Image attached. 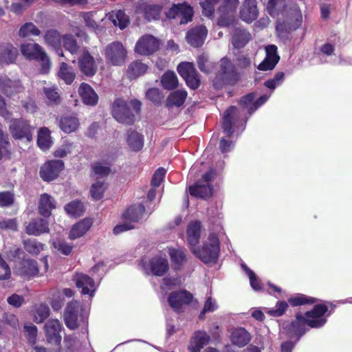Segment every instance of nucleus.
Returning a JSON list of instances; mask_svg holds the SVG:
<instances>
[{
  "mask_svg": "<svg viewBox=\"0 0 352 352\" xmlns=\"http://www.w3.org/2000/svg\"><path fill=\"white\" fill-rule=\"evenodd\" d=\"M327 311L328 307L325 304L316 305L314 309L307 311L305 316L297 314L296 319L284 329L287 330L290 338H296V343L309 328H320L325 324L327 318L329 316V314L325 315Z\"/></svg>",
  "mask_w": 352,
  "mask_h": 352,
  "instance_id": "nucleus-1",
  "label": "nucleus"
},
{
  "mask_svg": "<svg viewBox=\"0 0 352 352\" xmlns=\"http://www.w3.org/2000/svg\"><path fill=\"white\" fill-rule=\"evenodd\" d=\"M20 51L26 59L38 61L40 63L42 73L49 72L52 66L50 58L39 44L24 42L20 45Z\"/></svg>",
  "mask_w": 352,
  "mask_h": 352,
  "instance_id": "nucleus-2",
  "label": "nucleus"
},
{
  "mask_svg": "<svg viewBox=\"0 0 352 352\" xmlns=\"http://www.w3.org/2000/svg\"><path fill=\"white\" fill-rule=\"evenodd\" d=\"M220 251L219 240L214 233H210L204 241L201 248H192V252L205 263H215Z\"/></svg>",
  "mask_w": 352,
  "mask_h": 352,
  "instance_id": "nucleus-3",
  "label": "nucleus"
},
{
  "mask_svg": "<svg viewBox=\"0 0 352 352\" xmlns=\"http://www.w3.org/2000/svg\"><path fill=\"white\" fill-rule=\"evenodd\" d=\"M64 320L66 326L70 329L82 327L86 329L87 327L88 313L83 309L76 301L67 304Z\"/></svg>",
  "mask_w": 352,
  "mask_h": 352,
  "instance_id": "nucleus-4",
  "label": "nucleus"
},
{
  "mask_svg": "<svg viewBox=\"0 0 352 352\" xmlns=\"http://www.w3.org/2000/svg\"><path fill=\"white\" fill-rule=\"evenodd\" d=\"M103 54L108 65L122 66L127 58V50L121 42L113 41L105 46Z\"/></svg>",
  "mask_w": 352,
  "mask_h": 352,
  "instance_id": "nucleus-5",
  "label": "nucleus"
},
{
  "mask_svg": "<svg viewBox=\"0 0 352 352\" xmlns=\"http://www.w3.org/2000/svg\"><path fill=\"white\" fill-rule=\"evenodd\" d=\"M139 266L145 274H152L157 276H163L168 270V263L165 256H156L150 260L142 258Z\"/></svg>",
  "mask_w": 352,
  "mask_h": 352,
  "instance_id": "nucleus-6",
  "label": "nucleus"
},
{
  "mask_svg": "<svg viewBox=\"0 0 352 352\" xmlns=\"http://www.w3.org/2000/svg\"><path fill=\"white\" fill-rule=\"evenodd\" d=\"M193 9L186 3L173 4L165 15L168 19H178L180 24H186L192 20Z\"/></svg>",
  "mask_w": 352,
  "mask_h": 352,
  "instance_id": "nucleus-7",
  "label": "nucleus"
},
{
  "mask_svg": "<svg viewBox=\"0 0 352 352\" xmlns=\"http://www.w3.org/2000/svg\"><path fill=\"white\" fill-rule=\"evenodd\" d=\"M215 172L211 169L204 174L200 181L195 185L189 188V193L192 196L198 197L204 199L210 197L212 193V187L210 182L214 177Z\"/></svg>",
  "mask_w": 352,
  "mask_h": 352,
  "instance_id": "nucleus-8",
  "label": "nucleus"
},
{
  "mask_svg": "<svg viewBox=\"0 0 352 352\" xmlns=\"http://www.w3.org/2000/svg\"><path fill=\"white\" fill-rule=\"evenodd\" d=\"M9 129L15 139H25L28 142L32 140L34 127L23 118L12 119L10 121Z\"/></svg>",
  "mask_w": 352,
  "mask_h": 352,
  "instance_id": "nucleus-9",
  "label": "nucleus"
},
{
  "mask_svg": "<svg viewBox=\"0 0 352 352\" xmlns=\"http://www.w3.org/2000/svg\"><path fill=\"white\" fill-rule=\"evenodd\" d=\"M112 116L118 122L122 124H131L135 121V116L126 102L121 98H117L113 102Z\"/></svg>",
  "mask_w": 352,
  "mask_h": 352,
  "instance_id": "nucleus-10",
  "label": "nucleus"
},
{
  "mask_svg": "<svg viewBox=\"0 0 352 352\" xmlns=\"http://www.w3.org/2000/svg\"><path fill=\"white\" fill-rule=\"evenodd\" d=\"M239 110L234 106L226 110L223 118L222 127L223 132L227 136L230 137L234 133L233 126L239 128L241 132L245 128L246 121L241 122L240 125L236 126V122L240 117Z\"/></svg>",
  "mask_w": 352,
  "mask_h": 352,
  "instance_id": "nucleus-11",
  "label": "nucleus"
},
{
  "mask_svg": "<svg viewBox=\"0 0 352 352\" xmlns=\"http://www.w3.org/2000/svg\"><path fill=\"white\" fill-rule=\"evenodd\" d=\"M160 41L158 38L151 34L141 36L135 46V52L142 56H148L160 48Z\"/></svg>",
  "mask_w": 352,
  "mask_h": 352,
  "instance_id": "nucleus-12",
  "label": "nucleus"
},
{
  "mask_svg": "<svg viewBox=\"0 0 352 352\" xmlns=\"http://www.w3.org/2000/svg\"><path fill=\"white\" fill-rule=\"evenodd\" d=\"M177 72L185 80L187 85L192 89L199 87L200 79L192 63L184 62L178 65Z\"/></svg>",
  "mask_w": 352,
  "mask_h": 352,
  "instance_id": "nucleus-13",
  "label": "nucleus"
},
{
  "mask_svg": "<svg viewBox=\"0 0 352 352\" xmlns=\"http://www.w3.org/2000/svg\"><path fill=\"white\" fill-rule=\"evenodd\" d=\"M64 166V162L60 160L48 161L41 167L40 176L43 180L51 182L58 176Z\"/></svg>",
  "mask_w": 352,
  "mask_h": 352,
  "instance_id": "nucleus-14",
  "label": "nucleus"
},
{
  "mask_svg": "<svg viewBox=\"0 0 352 352\" xmlns=\"http://www.w3.org/2000/svg\"><path fill=\"white\" fill-rule=\"evenodd\" d=\"M78 65L80 71L87 76H93L97 72V61L87 50L83 51L80 55L78 59Z\"/></svg>",
  "mask_w": 352,
  "mask_h": 352,
  "instance_id": "nucleus-15",
  "label": "nucleus"
},
{
  "mask_svg": "<svg viewBox=\"0 0 352 352\" xmlns=\"http://www.w3.org/2000/svg\"><path fill=\"white\" fill-rule=\"evenodd\" d=\"M191 293L186 290L171 292L168 298L169 305L175 311H180L184 305H188L192 300Z\"/></svg>",
  "mask_w": 352,
  "mask_h": 352,
  "instance_id": "nucleus-16",
  "label": "nucleus"
},
{
  "mask_svg": "<svg viewBox=\"0 0 352 352\" xmlns=\"http://www.w3.org/2000/svg\"><path fill=\"white\" fill-rule=\"evenodd\" d=\"M208 30L204 25H197L188 30L186 35V39L188 44L194 47H201L207 36Z\"/></svg>",
  "mask_w": 352,
  "mask_h": 352,
  "instance_id": "nucleus-17",
  "label": "nucleus"
},
{
  "mask_svg": "<svg viewBox=\"0 0 352 352\" xmlns=\"http://www.w3.org/2000/svg\"><path fill=\"white\" fill-rule=\"evenodd\" d=\"M74 280L76 287L81 289L82 294H87L91 298L94 296L97 286L93 278L82 273H78L75 275Z\"/></svg>",
  "mask_w": 352,
  "mask_h": 352,
  "instance_id": "nucleus-18",
  "label": "nucleus"
},
{
  "mask_svg": "<svg viewBox=\"0 0 352 352\" xmlns=\"http://www.w3.org/2000/svg\"><path fill=\"white\" fill-rule=\"evenodd\" d=\"M266 56L265 59L258 65L257 69L261 71H268L273 69L280 60L277 54V47L274 45H270L265 47Z\"/></svg>",
  "mask_w": 352,
  "mask_h": 352,
  "instance_id": "nucleus-19",
  "label": "nucleus"
},
{
  "mask_svg": "<svg viewBox=\"0 0 352 352\" xmlns=\"http://www.w3.org/2000/svg\"><path fill=\"white\" fill-rule=\"evenodd\" d=\"M258 15L256 0H245L240 10V18L248 23L254 21Z\"/></svg>",
  "mask_w": 352,
  "mask_h": 352,
  "instance_id": "nucleus-20",
  "label": "nucleus"
},
{
  "mask_svg": "<svg viewBox=\"0 0 352 352\" xmlns=\"http://www.w3.org/2000/svg\"><path fill=\"white\" fill-rule=\"evenodd\" d=\"M47 341L52 344H59L61 342L60 332L62 325L57 319L50 320L45 325Z\"/></svg>",
  "mask_w": 352,
  "mask_h": 352,
  "instance_id": "nucleus-21",
  "label": "nucleus"
},
{
  "mask_svg": "<svg viewBox=\"0 0 352 352\" xmlns=\"http://www.w3.org/2000/svg\"><path fill=\"white\" fill-rule=\"evenodd\" d=\"M61 38L60 34L57 30L53 29L46 31L43 36L44 43L54 49L58 56H63V53L60 50Z\"/></svg>",
  "mask_w": 352,
  "mask_h": 352,
  "instance_id": "nucleus-22",
  "label": "nucleus"
},
{
  "mask_svg": "<svg viewBox=\"0 0 352 352\" xmlns=\"http://www.w3.org/2000/svg\"><path fill=\"white\" fill-rule=\"evenodd\" d=\"M78 94L85 104L94 106L98 103V96L89 85L81 83L78 88Z\"/></svg>",
  "mask_w": 352,
  "mask_h": 352,
  "instance_id": "nucleus-23",
  "label": "nucleus"
},
{
  "mask_svg": "<svg viewBox=\"0 0 352 352\" xmlns=\"http://www.w3.org/2000/svg\"><path fill=\"white\" fill-rule=\"evenodd\" d=\"M250 340L251 336L245 328L237 327L231 331L230 340L236 346H244Z\"/></svg>",
  "mask_w": 352,
  "mask_h": 352,
  "instance_id": "nucleus-24",
  "label": "nucleus"
},
{
  "mask_svg": "<svg viewBox=\"0 0 352 352\" xmlns=\"http://www.w3.org/2000/svg\"><path fill=\"white\" fill-rule=\"evenodd\" d=\"M91 219L85 218L74 224L70 230L69 238L72 240L82 236L92 226Z\"/></svg>",
  "mask_w": 352,
  "mask_h": 352,
  "instance_id": "nucleus-25",
  "label": "nucleus"
},
{
  "mask_svg": "<svg viewBox=\"0 0 352 352\" xmlns=\"http://www.w3.org/2000/svg\"><path fill=\"white\" fill-rule=\"evenodd\" d=\"M19 274L24 277L30 278L38 274L37 262L33 259H24L18 270Z\"/></svg>",
  "mask_w": 352,
  "mask_h": 352,
  "instance_id": "nucleus-26",
  "label": "nucleus"
},
{
  "mask_svg": "<svg viewBox=\"0 0 352 352\" xmlns=\"http://www.w3.org/2000/svg\"><path fill=\"white\" fill-rule=\"evenodd\" d=\"M48 223L42 219H34L26 226L25 232L29 235L39 236L49 232Z\"/></svg>",
  "mask_w": 352,
  "mask_h": 352,
  "instance_id": "nucleus-27",
  "label": "nucleus"
},
{
  "mask_svg": "<svg viewBox=\"0 0 352 352\" xmlns=\"http://www.w3.org/2000/svg\"><path fill=\"white\" fill-rule=\"evenodd\" d=\"M250 34L245 29L236 28L232 33L231 43L235 48L243 47L250 40Z\"/></svg>",
  "mask_w": 352,
  "mask_h": 352,
  "instance_id": "nucleus-28",
  "label": "nucleus"
},
{
  "mask_svg": "<svg viewBox=\"0 0 352 352\" xmlns=\"http://www.w3.org/2000/svg\"><path fill=\"white\" fill-rule=\"evenodd\" d=\"M201 228V223L199 221L191 222L188 226L187 241L191 251L192 248H196V245L199 241Z\"/></svg>",
  "mask_w": 352,
  "mask_h": 352,
  "instance_id": "nucleus-29",
  "label": "nucleus"
},
{
  "mask_svg": "<svg viewBox=\"0 0 352 352\" xmlns=\"http://www.w3.org/2000/svg\"><path fill=\"white\" fill-rule=\"evenodd\" d=\"M126 143L129 148L133 151H139L144 146V136L133 129L126 133Z\"/></svg>",
  "mask_w": 352,
  "mask_h": 352,
  "instance_id": "nucleus-30",
  "label": "nucleus"
},
{
  "mask_svg": "<svg viewBox=\"0 0 352 352\" xmlns=\"http://www.w3.org/2000/svg\"><path fill=\"white\" fill-rule=\"evenodd\" d=\"M209 340L210 337L205 331H197L191 338L188 349L190 352H199Z\"/></svg>",
  "mask_w": 352,
  "mask_h": 352,
  "instance_id": "nucleus-31",
  "label": "nucleus"
},
{
  "mask_svg": "<svg viewBox=\"0 0 352 352\" xmlns=\"http://www.w3.org/2000/svg\"><path fill=\"white\" fill-rule=\"evenodd\" d=\"M22 89L19 81L11 80L6 76H0V90L3 91L8 96L20 92Z\"/></svg>",
  "mask_w": 352,
  "mask_h": 352,
  "instance_id": "nucleus-32",
  "label": "nucleus"
},
{
  "mask_svg": "<svg viewBox=\"0 0 352 352\" xmlns=\"http://www.w3.org/2000/svg\"><path fill=\"white\" fill-rule=\"evenodd\" d=\"M79 125L78 119L74 115L64 116L59 122L60 129L66 133L76 131L78 129Z\"/></svg>",
  "mask_w": 352,
  "mask_h": 352,
  "instance_id": "nucleus-33",
  "label": "nucleus"
},
{
  "mask_svg": "<svg viewBox=\"0 0 352 352\" xmlns=\"http://www.w3.org/2000/svg\"><path fill=\"white\" fill-rule=\"evenodd\" d=\"M219 76L223 80H229L234 76V67L232 62L224 57L219 61Z\"/></svg>",
  "mask_w": 352,
  "mask_h": 352,
  "instance_id": "nucleus-34",
  "label": "nucleus"
},
{
  "mask_svg": "<svg viewBox=\"0 0 352 352\" xmlns=\"http://www.w3.org/2000/svg\"><path fill=\"white\" fill-rule=\"evenodd\" d=\"M16 48L11 45H0V63L10 64L13 63L17 56Z\"/></svg>",
  "mask_w": 352,
  "mask_h": 352,
  "instance_id": "nucleus-35",
  "label": "nucleus"
},
{
  "mask_svg": "<svg viewBox=\"0 0 352 352\" xmlns=\"http://www.w3.org/2000/svg\"><path fill=\"white\" fill-rule=\"evenodd\" d=\"M50 131L47 127H42L38 132L37 145L43 151L49 150L53 144Z\"/></svg>",
  "mask_w": 352,
  "mask_h": 352,
  "instance_id": "nucleus-36",
  "label": "nucleus"
},
{
  "mask_svg": "<svg viewBox=\"0 0 352 352\" xmlns=\"http://www.w3.org/2000/svg\"><path fill=\"white\" fill-rule=\"evenodd\" d=\"M55 208L54 199L45 193L41 195L38 205V210L43 217H49L52 209Z\"/></svg>",
  "mask_w": 352,
  "mask_h": 352,
  "instance_id": "nucleus-37",
  "label": "nucleus"
},
{
  "mask_svg": "<svg viewBox=\"0 0 352 352\" xmlns=\"http://www.w3.org/2000/svg\"><path fill=\"white\" fill-rule=\"evenodd\" d=\"M144 18L148 21L159 20L163 10L161 4H145L143 6Z\"/></svg>",
  "mask_w": 352,
  "mask_h": 352,
  "instance_id": "nucleus-38",
  "label": "nucleus"
},
{
  "mask_svg": "<svg viewBox=\"0 0 352 352\" xmlns=\"http://www.w3.org/2000/svg\"><path fill=\"white\" fill-rule=\"evenodd\" d=\"M187 95V91L185 89L174 91L168 95L166 99V105L168 107H180L184 103Z\"/></svg>",
  "mask_w": 352,
  "mask_h": 352,
  "instance_id": "nucleus-39",
  "label": "nucleus"
},
{
  "mask_svg": "<svg viewBox=\"0 0 352 352\" xmlns=\"http://www.w3.org/2000/svg\"><path fill=\"white\" fill-rule=\"evenodd\" d=\"M108 19L115 26L119 27L121 30L126 28L129 23V17L122 10L112 11L108 14Z\"/></svg>",
  "mask_w": 352,
  "mask_h": 352,
  "instance_id": "nucleus-40",
  "label": "nucleus"
},
{
  "mask_svg": "<svg viewBox=\"0 0 352 352\" xmlns=\"http://www.w3.org/2000/svg\"><path fill=\"white\" fill-rule=\"evenodd\" d=\"M144 211V206L142 204L134 205L127 209L123 217L131 222H137L143 217Z\"/></svg>",
  "mask_w": 352,
  "mask_h": 352,
  "instance_id": "nucleus-41",
  "label": "nucleus"
},
{
  "mask_svg": "<svg viewBox=\"0 0 352 352\" xmlns=\"http://www.w3.org/2000/svg\"><path fill=\"white\" fill-rule=\"evenodd\" d=\"M58 76L66 84L70 85L73 82L76 74L72 67L68 66L65 63L63 62L60 64Z\"/></svg>",
  "mask_w": 352,
  "mask_h": 352,
  "instance_id": "nucleus-42",
  "label": "nucleus"
},
{
  "mask_svg": "<svg viewBox=\"0 0 352 352\" xmlns=\"http://www.w3.org/2000/svg\"><path fill=\"white\" fill-rule=\"evenodd\" d=\"M148 67L141 61L132 62L127 69V74L130 78H135L146 72Z\"/></svg>",
  "mask_w": 352,
  "mask_h": 352,
  "instance_id": "nucleus-43",
  "label": "nucleus"
},
{
  "mask_svg": "<svg viewBox=\"0 0 352 352\" xmlns=\"http://www.w3.org/2000/svg\"><path fill=\"white\" fill-rule=\"evenodd\" d=\"M161 83L164 89L172 90L175 89L178 85V79L175 72H166L161 78Z\"/></svg>",
  "mask_w": 352,
  "mask_h": 352,
  "instance_id": "nucleus-44",
  "label": "nucleus"
},
{
  "mask_svg": "<svg viewBox=\"0 0 352 352\" xmlns=\"http://www.w3.org/2000/svg\"><path fill=\"white\" fill-rule=\"evenodd\" d=\"M65 210L69 215L77 217L83 214L85 207L82 202L75 200L67 204L65 206Z\"/></svg>",
  "mask_w": 352,
  "mask_h": 352,
  "instance_id": "nucleus-45",
  "label": "nucleus"
},
{
  "mask_svg": "<svg viewBox=\"0 0 352 352\" xmlns=\"http://www.w3.org/2000/svg\"><path fill=\"white\" fill-rule=\"evenodd\" d=\"M41 30L31 22L25 23L19 30V36L22 38L28 37L30 36H39Z\"/></svg>",
  "mask_w": 352,
  "mask_h": 352,
  "instance_id": "nucleus-46",
  "label": "nucleus"
},
{
  "mask_svg": "<svg viewBox=\"0 0 352 352\" xmlns=\"http://www.w3.org/2000/svg\"><path fill=\"white\" fill-rule=\"evenodd\" d=\"M25 250L31 254H38L43 250L44 245L35 239H27L23 241Z\"/></svg>",
  "mask_w": 352,
  "mask_h": 352,
  "instance_id": "nucleus-47",
  "label": "nucleus"
},
{
  "mask_svg": "<svg viewBox=\"0 0 352 352\" xmlns=\"http://www.w3.org/2000/svg\"><path fill=\"white\" fill-rule=\"evenodd\" d=\"M241 267L250 279V283L254 290L258 291L262 289V285L260 280L256 276L254 272L251 270L245 263L241 264Z\"/></svg>",
  "mask_w": 352,
  "mask_h": 352,
  "instance_id": "nucleus-48",
  "label": "nucleus"
},
{
  "mask_svg": "<svg viewBox=\"0 0 352 352\" xmlns=\"http://www.w3.org/2000/svg\"><path fill=\"white\" fill-rule=\"evenodd\" d=\"M239 3V0H223L219 8V11L221 14H234Z\"/></svg>",
  "mask_w": 352,
  "mask_h": 352,
  "instance_id": "nucleus-49",
  "label": "nucleus"
},
{
  "mask_svg": "<svg viewBox=\"0 0 352 352\" xmlns=\"http://www.w3.org/2000/svg\"><path fill=\"white\" fill-rule=\"evenodd\" d=\"M96 15L97 13L94 11L82 12L80 14V16L82 18L86 26L92 30H96L98 28L96 21L99 20V19Z\"/></svg>",
  "mask_w": 352,
  "mask_h": 352,
  "instance_id": "nucleus-50",
  "label": "nucleus"
},
{
  "mask_svg": "<svg viewBox=\"0 0 352 352\" xmlns=\"http://www.w3.org/2000/svg\"><path fill=\"white\" fill-rule=\"evenodd\" d=\"M106 188L107 186L104 181H97L93 184L90 190L92 198L95 200L100 199Z\"/></svg>",
  "mask_w": 352,
  "mask_h": 352,
  "instance_id": "nucleus-51",
  "label": "nucleus"
},
{
  "mask_svg": "<svg viewBox=\"0 0 352 352\" xmlns=\"http://www.w3.org/2000/svg\"><path fill=\"white\" fill-rule=\"evenodd\" d=\"M169 254L172 262L175 265L176 267H179L185 261L186 256L181 249H169Z\"/></svg>",
  "mask_w": 352,
  "mask_h": 352,
  "instance_id": "nucleus-52",
  "label": "nucleus"
},
{
  "mask_svg": "<svg viewBox=\"0 0 352 352\" xmlns=\"http://www.w3.org/2000/svg\"><path fill=\"white\" fill-rule=\"evenodd\" d=\"M24 331H25V336L28 340V343L34 346L36 342V336H37V328L35 325L32 324H25L24 325Z\"/></svg>",
  "mask_w": 352,
  "mask_h": 352,
  "instance_id": "nucleus-53",
  "label": "nucleus"
},
{
  "mask_svg": "<svg viewBox=\"0 0 352 352\" xmlns=\"http://www.w3.org/2000/svg\"><path fill=\"white\" fill-rule=\"evenodd\" d=\"M220 0H204L201 3L203 14L208 17L213 16L214 9Z\"/></svg>",
  "mask_w": 352,
  "mask_h": 352,
  "instance_id": "nucleus-54",
  "label": "nucleus"
},
{
  "mask_svg": "<svg viewBox=\"0 0 352 352\" xmlns=\"http://www.w3.org/2000/svg\"><path fill=\"white\" fill-rule=\"evenodd\" d=\"M63 47L72 54L76 53L78 51V46L77 42L72 35H65L63 37Z\"/></svg>",
  "mask_w": 352,
  "mask_h": 352,
  "instance_id": "nucleus-55",
  "label": "nucleus"
},
{
  "mask_svg": "<svg viewBox=\"0 0 352 352\" xmlns=\"http://www.w3.org/2000/svg\"><path fill=\"white\" fill-rule=\"evenodd\" d=\"M289 302L293 306H299L305 304H313L316 302V299L311 297H308L303 294H298L289 299Z\"/></svg>",
  "mask_w": 352,
  "mask_h": 352,
  "instance_id": "nucleus-56",
  "label": "nucleus"
},
{
  "mask_svg": "<svg viewBox=\"0 0 352 352\" xmlns=\"http://www.w3.org/2000/svg\"><path fill=\"white\" fill-rule=\"evenodd\" d=\"M284 78L285 74L283 72H278L273 78L266 80L264 82V85L270 89L274 90L276 87L280 86L283 83Z\"/></svg>",
  "mask_w": 352,
  "mask_h": 352,
  "instance_id": "nucleus-57",
  "label": "nucleus"
},
{
  "mask_svg": "<svg viewBox=\"0 0 352 352\" xmlns=\"http://www.w3.org/2000/svg\"><path fill=\"white\" fill-rule=\"evenodd\" d=\"M53 246L64 255H69L72 251L73 245L64 240L58 239L53 242Z\"/></svg>",
  "mask_w": 352,
  "mask_h": 352,
  "instance_id": "nucleus-58",
  "label": "nucleus"
},
{
  "mask_svg": "<svg viewBox=\"0 0 352 352\" xmlns=\"http://www.w3.org/2000/svg\"><path fill=\"white\" fill-rule=\"evenodd\" d=\"M181 280L177 278H166L163 279V282L160 288L164 294L171 290L173 287L180 285Z\"/></svg>",
  "mask_w": 352,
  "mask_h": 352,
  "instance_id": "nucleus-59",
  "label": "nucleus"
},
{
  "mask_svg": "<svg viewBox=\"0 0 352 352\" xmlns=\"http://www.w3.org/2000/svg\"><path fill=\"white\" fill-rule=\"evenodd\" d=\"M73 148L72 143L65 142L54 152V155L56 157L63 158L66 157L68 154L72 153Z\"/></svg>",
  "mask_w": 352,
  "mask_h": 352,
  "instance_id": "nucleus-60",
  "label": "nucleus"
},
{
  "mask_svg": "<svg viewBox=\"0 0 352 352\" xmlns=\"http://www.w3.org/2000/svg\"><path fill=\"white\" fill-rule=\"evenodd\" d=\"M283 5V0H269L267 4V10L271 16H275Z\"/></svg>",
  "mask_w": 352,
  "mask_h": 352,
  "instance_id": "nucleus-61",
  "label": "nucleus"
},
{
  "mask_svg": "<svg viewBox=\"0 0 352 352\" xmlns=\"http://www.w3.org/2000/svg\"><path fill=\"white\" fill-rule=\"evenodd\" d=\"M254 98V93H251L243 96L240 101L241 105L243 107L244 109H248L250 114H252L254 111H253L254 108V102L253 103Z\"/></svg>",
  "mask_w": 352,
  "mask_h": 352,
  "instance_id": "nucleus-62",
  "label": "nucleus"
},
{
  "mask_svg": "<svg viewBox=\"0 0 352 352\" xmlns=\"http://www.w3.org/2000/svg\"><path fill=\"white\" fill-rule=\"evenodd\" d=\"M146 97L147 99L155 104H160L163 99L162 92L157 88L148 89L146 92Z\"/></svg>",
  "mask_w": 352,
  "mask_h": 352,
  "instance_id": "nucleus-63",
  "label": "nucleus"
},
{
  "mask_svg": "<svg viewBox=\"0 0 352 352\" xmlns=\"http://www.w3.org/2000/svg\"><path fill=\"white\" fill-rule=\"evenodd\" d=\"M236 22L234 14H221L217 20L218 25L221 27H228Z\"/></svg>",
  "mask_w": 352,
  "mask_h": 352,
  "instance_id": "nucleus-64",
  "label": "nucleus"
}]
</instances>
